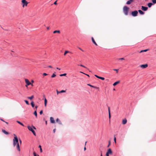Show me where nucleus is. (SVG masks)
Instances as JSON below:
<instances>
[{
	"instance_id": "f257e3e1",
	"label": "nucleus",
	"mask_w": 156,
	"mask_h": 156,
	"mask_svg": "<svg viewBox=\"0 0 156 156\" xmlns=\"http://www.w3.org/2000/svg\"><path fill=\"white\" fill-rule=\"evenodd\" d=\"M14 138L13 139V145L15 147L16 144H19L18 140L16 136L14 134Z\"/></svg>"
},
{
	"instance_id": "f03ea898",
	"label": "nucleus",
	"mask_w": 156,
	"mask_h": 156,
	"mask_svg": "<svg viewBox=\"0 0 156 156\" xmlns=\"http://www.w3.org/2000/svg\"><path fill=\"white\" fill-rule=\"evenodd\" d=\"M27 128L29 130L31 131L32 132V133H33L34 135L35 136H36L35 132L33 129V128L34 129H36V128L34 126H32V127L30 126H27Z\"/></svg>"
},
{
	"instance_id": "7ed1b4c3",
	"label": "nucleus",
	"mask_w": 156,
	"mask_h": 156,
	"mask_svg": "<svg viewBox=\"0 0 156 156\" xmlns=\"http://www.w3.org/2000/svg\"><path fill=\"white\" fill-rule=\"evenodd\" d=\"M21 2L22 4V6L23 7H24L25 6H27L28 2L26 1V0H22Z\"/></svg>"
},
{
	"instance_id": "20e7f679",
	"label": "nucleus",
	"mask_w": 156,
	"mask_h": 156,
	"mask_svg": "<svg viewBox=\"0 0 156 156\" xmlns=\"http://www.w3.org/2000/svg\"><path fill=\"white\" fill-rule=\"evenodd\" d=\"M25 82L26 83L25 86L27 87L28 86L31 84V83L29 81V80L27 79H25Z\"/></svg>"
},
{
	"instance_id": "39448f33",
	"label": "nucleus",
	"mask_w": 156,
	"mask_h": 156,
	"mask_svg": "<svg viewBox=\"0 0 156 156\" xmlns=\"http://www.w3.org/2000/svg\"><path fill=\"white\" fill-rule=\"evenodd\" d=\"M140 66L141 68L143 69H145L148 67V64H145L140 65Z\"/></svg>"
},
{
	"instance_id": "423d86ee",
	"label": "nucleus",
	"mask_w": 156,
	"mask_h": 156,
	"mask_svg": "<svg viewBox=\"0 0 156 156\" xmlns=\"http://www.w3.org/2000/svg\"><path fill=\"white\" fill-rule=\"evenodd\" d=\"M138 14V12L136 10L133 11L131 12V14L133 16H137Z\"/></svg>"
},
{
	"instance_id": "0eeeda50",
	"label": "nucleus",
	"mask_w": 156,
	"mask_h": 156,
	"mask_svg": "<svg viewBox=\"0 0 156 156\" xmlns=\"http://www.w3.org/2000/svg\"><path fill=\"white\" fill-rule=\"evenodd\" d=\"M112 154V151L110 148H109L106 153V154L109 155V154Z\"/></svg>"
},
{
	"instance_id": "6e6552de",
	"label": "nucleus",
	"mask_w": 156,
	"mask_h": 156,
	"mask_svg": "<svg viewBox=\"0 0 156 156\" xmlns=\"http://www.w3.org/2000/svg\"><path fill=\"white\" fill-rule=\"evenodd\" d=\"M50 120L51 123H55V121L53 117H51L50 118Z\"/></svg>"
},
{
	"instance_id": "1a4fd4ad",
	"label": "nucleus",
	"mask_w": 156,
	"mask_h": 156,
	"mask_svg": "<svg viewBox=\"0 0 156 156\" xmlns=\"http://www.w3.org/2000/svg\"><path fill=\"white\" fill-rule=\"evenodd\" d=\"M134 0H129L126 2V4L128 5H129L131 4L132 2H134Z\"/></svg>"
},
{
	"instance_id": "9d476101",
	"label": "nucleus",
	"mask_w": 156,
	"mask_h": 156,
	"mask_svg": "<svg viewBox=\"0 0 156 156\" xmlns=\"http://www.w3.org/2000/svg\"><path fill=\"white\" fill-rule=\"evenodd\" d=\"M127 120L126 119H122V123L123 125L125 124L127 122Z\"/></svg>"
},
{
	"instance_id": "9b49d317",
	"label": "nucleus",
	"mask_w": 156,
	"mask_h": 156,
	"mask_svg": "<svg viewBox=\"0 0 156 156\" xmlns=\"http://www.w3.org/2000/svg\"><path fill=\"white\" fill-rule=\"evenodd\" d=\"M2 132L3 133H4V134H5L6 135H8L9 134V133L8 132H7L5 130L3 129H2Z\"/></svg>"
},
{
	"instance_id": "f8f14e48",
	"label": "nucleus",
	"mask_w": 156,
	"mask_h": 156,
	"mask_svg": "<svg viewBox=\"0 0 156 156\" xmlns=\"http://www.w3.org/2000/svg\"><path fill=\"white\" fill-rule=\"evenodd\" d=\"M91 39H92V41L93 42L96 46L97 45V43H96V42H95L94 38L92 37L91 38Z\"/></svg>"
},
{
	"instance_id": "ddd939ff",
	"label": "nucleus",
	"mask_w": 156,
	"mask_h": 156,
	"mask_svg": "<svg viewBox=\"0 0 156 156\" xmlns=\"http://www.w3.org/2000/svg\"><path fill=\"white\" fill-rule=\"evenodd\" d=\"M56 121L57 122H58L59 124H60V125L62 124V123H61V121L58 118H57L56 119Z\"/></svg>"
},
{
	"instance_id": "4468645a",
	"label": "nucleus",
	"mask_w": 156,
	"mask_h": 156,
	"mask_svg": "<svg viewBox=\"0 0 156 156\" xmlns=\"http://www.w3.org/2000/svg\"><path fill=\"white\" fill-rule=\"evenodd\" d=\"M108 114H109V119H110L111 116L110 112V108L109 107L108 108Z\"/></svg>"
},
{
	"instance_id": "2eb2a0df",
	"label": "nucleus",
	"mask_w": 156,
	"mask_h": 156,
	"mask_svg": "<svg viewBox=\"0 0 156 156\" xmlns=\"http://www.w3.org/2000/svg\"><path fill=\"white\" fill-rule=\"evenodd\" d=\"M120 83V81H116V82H115V83L113 84V86H116V85H117V84H118V83Z\"/></svg>"
},
{
	"instance_id": "dca6fc26",
	"label": "nucleus",
	"mask_w": 156,
	"mask_h": 156,
	"mask_svg": "<svg viewBox=\"0 0 156 156\" xmlns=\"http://www.w3.org/2000/svg\"><path fill=\"white\" fill-rule=\"evenodd\" d=\"M17 144V146H16L17 149L19 151H20V146H19V144Z\"/></svg>"
},
{
	"instance_id": "f3484780",
	"label": "nucleus",
	"mask_w": 156,
	"mask_h": 156,
	"mask_svg": "<svg viewBox=\"0 0 156 156\" xmlns=\"http://www.w3.org/2000/svg\"><path fill=\"white\" fill-rule=\"evenodd\" d=\"M53 33L54 34H55L56 33H58V34L60 33V31L59 30H56L53 31Z\"/></svg>"
},
{
	"instance_id": "a211bd4d",
	"label": "nucleus",
	"mask_w": 156,
	"mask_h": 156,
	"mask_svg": "<svg viewBox=\"0 0 156 156\" xmlns=\"http://www.w3.org/2000/svg\"><path fill=\"white\" fill-rule=\"evenodd\" d=\"M44 106H45L46 107L47 105V100L46 98H44Z\"/></svg>"
},
{
	"instance_id": "6ab92c4d",
	"label": "nucleus",
	"mask_w": 156,
	"mask_h": 156,
	"mask_svg": "<svg viewBox=\"0 0 156 156\" xmlns=\"http://www.w3.org/2000/svg\"><path fill=\"white\" fill-rule=\"evenodd\" d=\"M148 8L146 7H144V6H142V10H147Z\"/></svg>"
},
{
	"instance_id": "aec40b11",
	"label": "nucleus",
	"mask_w": 156,
	"mask_h": 156,
	"mask_svg": "<svg viewBox=\"0 0 156 156\" xmlns=\"http://www.w3.org/2000/svg\"><path fill=\"white\" fill-rule=\"evenodd\" d=\"M129 8L126 6H125L123 8V10H128Z\"/></svg>"
},
{
	"instance_id": "412c9836",
	"label": "nucleus",
	"mask_w": 156,
	"mask_h": 156,
	"mask_svg": "<svg viewBox=\"0 0 156 156\" xmlns=\"http://www.w3.org/2000/svg\"><path fill=\"white\" fill-rule=\"evenodd\" d=\"M34 114L37 117V112L36 110H35L34 113Z\"/></svg>"
},
{
	"instance_id": "4be33fe9",
	"label": "nucleus",
	"mask_w": 156,
	"mask_h": 156,
	"mask_svg": "<svg viewBox=\"0 0 156 156\" xmlns=\"http://www.w3.org/2000/svg\"><path fill=\"white\" fill-rule=\"evenodd\" d=\"M31 105L32 106V107H34V102L33 101H32L31 103Z\"/></svg>"
},
{
	"instance_id": "5701e85b",
	"label": "nucleus",
	"mask_w": 156,
	"mask_h": 156,
	"mask_svg": "<svg viewBox=\"0 0 156 156\" xmlns=\"http://www.w3.org/2000/svg\"><path fill=\"white\" fill-rule=\"evenodd\" d=\"M34 98V96L33 95H32V96H31V97H28L27 98L28 99H29L30 100H31L33 98Z\"/></svg>"
},
{
	"instance_id": "b1692460",
	"label": "nucleus",
	"mask_w": 156,
	"mask_h": 156,
	"mask_svg": "<svg viewBox=\"0 0 156 156\" xmlns=\"http://www.w3.org/2000/svg\"><path fill=\"white\" fill-rule=\"evenodd\" d=\"M17 122L19 124L21 125L22 126H24V125L20 122L17 121Z\"/></svg>"
},
{
	"instance_id": "393cba45",
	"label": "nucleus",
	"mask_w": 156,
	"mask_h": 156,
	"mask_svg": "<svg viewBox=\"0 0 156 156\" xmlns=\"http://www.w3.org/2000/svg\"><path fill=\"white\" fill-rule=\"evenodd\" d=\"M152 5V3H149L148 4V6L149 7H151V5Z\"/></svg>"
},
{
	"instance_id": "a878e982",
	"label": "nucleus",
	"mask_w": 156,
	"mask_h": 156,
	"mask_svg": "<svg viewBox=\"0 0 156 156\" xmlns=\"http://www.w3.org/2000/svg\"><path fill=\"white\" fill-rule=\"evenodd\" d=\"M128 10H124V13L126 15H127L128 14Z\"/></svg>"
},
{
	"instance_id": "bb28decb",
	"label": "nucleus",
	"mask_w": 156,
	"mask_h": 156,
	"mask_svg": "<svg viewBox=\"0 0 156 156\" xmlns=\"http://www.w3.org/2000/svg\"><path fill=\"white\" fill-rule=\"evenodd\" d=\"M139 13L142 15L144 14V12L142 11V10H138Z\"/></svg>"
},
{
	"instance_id": "cd10ccee",
	"label": "nucleus",
	"mask_w": 156,
	"mask_h": 156,
	"mask_svg": "<svg viewBox=\"0 0 156 156\" xmlns=\"http://www.w3.org/2000/svg\"><path fill=\"white\" fill-rule=\"evenodd\" d=\"M148 50V49H145V50H142L141 51H140V52L142 53V52H146V51H147Z\"/></svg>"
},
{
	"instance_id": "c85d7f7f",
	"label": "nucleus",
	"mask_w": 156,
	"mask_h": 156,
	"mask_svg": "<svg viewBox=\"0 0 156 156\" xmlns=\"http://www.w3.org/2000/svg\"><path fill=\"white\" fill-rule=\"evenodd\" d=\"M39 147L40 148V151L41 152H42V150L41 148V145H40L39 146Z\"/></svg>"
},
{
	"instance_id": "c756f323",
	"label": "nucleus",
	"mask_w": 156,
	"mask_h": 156,
	"mask_svg": "<svg viewBox=\"0 0 156 156\" xmlns=\"http://www.w3.org/2000/svg\"><path fill=\"white\" fill-rule=\"evenodd\" d=\"M87 85H88V86H90V87H91L94 88H97V87H94V86H93L90 85V84H87Z\"/></svg>"
},
{
	"instance_id": "7c9ffc66",
	"label": "nucleus",
	"mask_w": 156,
	"mask_h": 156,
	"mask_svg": "<svg viewBox=\"0 0 156 156\" xmlns=\"http://www.w3.org/2000/svg\"><path fill=\"white\" fill-rule=\"evenodd\" d=\"M69 52L68 51H66L64 52V55H66V54L68 53H69Z\"/></svg>"
},
{
	"instance_id": "2f4dec72",
	"label": "nucleus",
	"mask_w": 156,
	"mask_h": 156,
	"mask_svg": "<svg viewBox=\"0 0 156 156\" xmlns=\"http://www.w3.org/2000/svg\"><path fill=\"white\" fill-rule=\"evenodd\" d=\"M66 74L65 73L63 74H61L60 75V76H66Z\"/></svg>"
},
{
	"instance_id": "473e14b6",
	"label": "nucleus",
	"mask_w": 156,
	"mask_h": 156,
	"mask_svg": "<svg viewBox=\"0 0 156 156\" xmlns=\"http://www.w3.org/2000/svg\"><path fill=\"white\" fill-rule=\"evenodd\" d=\"M56 76V75L54 73H53L51 76V77L52 78Z\"/></svg>"
},
{
	"instance_id": "72a5a7b5",
	"label": "nucleus",
	"mask_w": 156,
	"mask_h": 156,
	"mask_svg": "<svg viewBox=\"0 0 156 156\" xmlns=\"http://www.w3.org/2000/svg\"><path fill=\"white\" fill-rule=\"evenodd\" d=\"M113 70L116 71V73H118V69H113Z\"/></svg>"
},
{
	"instance_id": "f704fd0d",
	"label": "nucleus",
	"mask_w": 156,
	"mask_h": 156,
	"mask_svg": "<svg viewBox=\"0 0 156 156\" xmlns=\"http://www.w3.org/2000/svg\"><path fill=\"white\" fill-rule=\"evenodd\" d=\"M24 101L25 102V103H26V104L28 105H29V102L28 101H27V100H24Z\"/></svg>"
},
{
	"instance_id": "c9c22d12",
	"label": "nucleus",
	"mask_w": 156,
	"mask_h": 156,
	"mask_svg": "<svg viewBox=\"0 0 156 156\" xmlns=\"http://www.w3.org/2000/svg\"><path fill=\"white\" fill-rule=\"evenodd\" d=\"M80 73H83V74H85V75H86L87 76H88L89 77V75H88V74H85V73H83V72H81V71H80Z\"/></svg>"
},
{
	"instance_id": "e433bc0d",
	"label": "nucleus",
	"mask_w": 156,
	"mask_h": 156,
	"mask_svg": "<svg viewBox=\"0 0 156 156\" xmlns=\"http://www.w3.org/2000/svg\"><path fill=\"white\" fill-rule=\"evenodd\" d=\"M152 1L153 3L154 4L156 3V0H152Z\"/></svg>"
},
{
	"instance_id": "4c0bfd02",
	"label": "nucleus",
	"mask_w": 156,
	"mask_h": 156,
	"mask_svg": "<svg viewBox=\"0 0 156 156\" xmlns=\"http://www.w3.org/2000/svg\"><path fill=\"white\" fill-rule=\"evenodd\" d=\"M99 79H101L102 80H105V78L104 77H100V76L99 78Z\"/></svg>"
},
{
	"instance_id": "58836bf2",
	"label": "nucleus",
	"mask_w": 156,
	"mask_h": 156,
	"mask_svg": "<svg viewBox=\"0 0 156 156\" xmlns=\"http://www.w3.org/2000/svg\"><path fill=\"white\" fill-rule=\"evenodd\" d=\"M108 143H109V144H108V145L107 146L108 147H109V146H110V145L111 143H110V140L109 141Z\"/></svg>"
},
{
	"instance_id": "ea45409f",
	"label": "nucleus",
	"mask_w": 156,
	"mask_h": 156,
	"mask_svg": "<svg viewBox=\"0 0 156 156\" xmlns=\"http://www.w3.org/2000/svg\"><path fill=\"white\" fill-rule=\"evenodd\" d=\"M66 91L64 90H62L61 91H59V93H64Z\"/></svg>"
},
{
	"instance_id": "a19ab883",
	"label": "nucleus",
	"mask_w": 156,
	"mask_h": 156,
	"mask_svg": "<svg viewBox=\"0 0 156 156\" xmlns=\"http://www.w3.org/2000/svg\"><path fill=\"white\" fill-rule=\"evenodd\" d=\"M43 75L44 76H46L48 74L45 73H43Z\"/></svg>"
},
{
	"instance_id": "79ce46f5",
	"label": "nucleus",
	"mask_w": 156,
	"mask_h": 156,
	"mask_svg": "<svg viewBox=\"0 0 156 156\" xmlns=\"http://www.w3.org/2000/svg\"><path fill=\"white\" fill-rule=\"evenodd\" d=\"M94 76H95L97 77V78L99 79V78H100V76H98V75H95Z\"/></svg>"
},
{
	"instance_id": "37998d69",
	"label": "nucleus",
	"mask_w": 156,
	"mask_h": 156,
	"mask_svg": "<svg viewBox=\"0 0 156 156\" xmlns=\"http://www.w3.org/2000/svg\"><path fill=\"white\" fill-rule=\"evenodd\" d=\"M57 0H56V1H55L54 3V5H56L57 4Z\"/></svg>"
},
{
	"instance_id": "c03bdc74",
	"label": "nucleus",
	"mask_w": 156,
	"mask_h": 156,
	"mask_svg": "<svg viewBox=\"0 0 156 156\" xmlns=\"http://www.w3.org/2000/svg\"><path fill=\"white\" fill-rule=\"evenodd\" d=\"M114 140L115 143H116V137H114Z\"/></svg>"
},
{
	"instance_id": "a18cd8bd",
	"label": "nucleus",
	"mask_w": 156,
	"mask_h": 156,
	"mask_svg": "<svg viewBox=\"0 0 156 156\" xmlns=\"http://www.w3.org/2000/svg\"><path fill=\"white\" fill-rule=\"evenodd\" d=\"M80 66H82V67H84V68H86V67L85 66H83V65H82V64L80 65Z\"/></svg>"
},
{
	"instance_id": "49530a36",
	"label": "nucleus",
	"mask_w": 156,
	"mask_h": 156,
	"mask_svg": "<svg viewBox=\"0 0 156 156\" xmlns=\"http://www.w3.org/2000/svg\"><path fill=\"white\" fill-rule=\"evenodd\" d=\"M124 59L123 58H119L118 59V60H124Z\"/></svg>"
},
{
	"instance_id": "de8ad7c7",
	"label": "nucleus",
	"mask_w": 156,
	"mask_h": 156,
	"mask_svg": "<svg viewBox=\"0 0 156 156\" xmlns=\"http://www.w3.org/2000/svg\"><path fill=\"white\" fill-rule=\"evenodd\" d=\"M43 113V111L42 110H41L40 111V113L41 115Z\"/></svg>"
},
{
	"instance_id": "09e8293b",
	"label": "nucleus",
	"mask_w": 156,
	"mask_h": 156,
	"mask_svg": "<svg viewBox=\"0 0 156 156\" xmlns=\"http://www.w3.org/2000/svg\"><path fill=\"white\" fill-rule=\"evenodd\" d=\"M37 107H38V106H35V108L36 109V110H37Z\"/></svg>"
},
{
	"instance_id": "8fccbe9b",
	"label": "nucleus",
	"mask_w": 156,
	"mask_h": 156,
	"mask_svg": "<svg viewBox=\"0 0 156 156\" xmlns=\"http://www.w3.org/2000/svg\"><path fill=\"white\" fill-rule=\"evenodd\" d=\"M79 48L80 50L81 51H83V50H82L81 48Z\"/></svg>"
},
{
	"instance_id": "3c124183",
	"label": "nucleus",
	"mask_w": 156,
	"mask_h": 156,
	"mask_svg": "<svg viewBox=\"0 0 156 156\" xmlns=\"http://www.w3.org/2000/svg\"><path fill=\"white\" fill-rule=\"evenodd\" d=\"M56 92H57V94H58L59 93H59V91H58L57 90H56Z\"/></svg>"
},
{
	"instance_id": "603ef678",
	"label": "nucleus",
	"mask_w": 156,
	"mask_h": 156,
	"mask_svg": "<svg viewBox=\"0 0 156 156\" xmlns=\"http://www.w3.org/2000/svg\"><path fill=\"white\" fill-rule=\"evenodd\" d=\"M55 130H56L55 129H54V130H53V132L54 133H55Z\"/></svg>"
},
{
	"instance_id": "864d4df0",
	"label": "nucleus",
	"mask_w": 156,
	"mask_h": 156,
	"mask_svg": "<svg viewBox=\"0 0 156 156\" xmlns=\"http://www.w3.org/2000/svg\"><path fill=\"white\" fill-rule=\"evenodd\" d=\"M0 120H1V121H2L5 122L2 119L0 118Z\"/></svg>"
},
{
	"instance_id": "5fc2aeb1",
	"label": "nucleus",
	"mask_w": 156,
	"mask_h": 156,
	"mask_svg": "<svg viewBox=\"0 0 156 156\" xmlns=\"http://www.w3.org/2000/svg\"><path fill=\"white\" fill-rule=\"evenodd\" d=\"M19 141H20V144H21L22 143V141L21 140H20V139L19 140Z\"/></svg>"
},
{
	"instance_id": "6e6d98bb",
	"label": "nucleus",
	"mask_w": 156,
	"mask_h": 156,
	"mask_svg": "<svg viewBox=\"0 0 156 156\" xmlns=\"http://www.w3.org/2000/svg\"><path fill=\"white\" fill-rule=\"evenodd\" d=\"M48 67L50 68H52V67L51 66H48Z\"/></svg>"
},
{
	"instance_id": "4d7b16f0",
	"label": "nucleus",
	"mask_w": 156,
	"mask_h": 156,
	"mask_svg": "<svg viewBox=\"0 0 156 156\" xmlns=\"http://www.w3.org/2000/svg\"><path fill=\"white\" fill-rule=\"evenodd\" d=\"M47 29L48 30H49V27H47Z\"/></svg>"
},
{
	"instance_id": "13d9d810",
	"label": "nucleus",
	"mask_w": 156,
	"mask_h": 156,
	"mask_svg": "<svg viewBox=\"0 0 156 156\" xmlns=\"http://www.w3.org/2000/svg\"><path fill=\"white\" fill-rule=\"evenodd\" d=\"M34 155H36V154L35 152H34Z\"/></svg>"
},
{
	"instance_id": "bf43d9fd",
	"label": "nucleus",
	"mask_w": 156,
	"mask_h": 156,
	"mask_svg": "<svg viewBox=\"0 0 156 156\" xmlns=\"http://www.w3.org/2000/svg\"><path fill=\"white\" fill-rule=\"evenodd\" d=\"M86 148L85 147L84 148V150L85 151L86 150Z\"/></svg>"
},
{
	"instance_id": "052dcab7",
	"label": "nucleus",
	"mask_w": 156,
	"mask_h": 156,
	"mask_svg": "<svg viewBox=\"0 0 156 156\" xmlns=\"http://www.w3.org/2000/svg\"><path fill=\"white\" fill-rule=\"evenodd\" d=\"M56 69H58L59 70H60V69L59 68H58V67H57V68H56Z\"/></svg>"
},
{
	"instance_id": "680f3d73",
	"label": "nucleus",
	"mask_w": 156,
	"mask_h": 156,
	"mask_svg": "<svg viewBox=\"0 0 156 156\" xmlns=\"http://www.w3.org/2000/svg\"><path fill=\"white\" fill-rule=\"evenodd\" d=\"M34 82V81L32 80H31V83H33Z\"/></svg>"
},
{
	"instance_id": "e2e57ef3",
	"label": "nucleus",
	"mask_w": 156,
	"mask_h": 156,
	"mask_svg": "<svg viewBox=\"0 0 156 156\" xmlns=\"http://www.w3.org/2000/svg\"><path fill=\"white\" fill-rule=\"evenodd\" d=\"M101 156H102V152L101 153Z\"/></svg>"
},
{
	"instance_id": "0e129e2a",
	"label": "nucleus",
	"mask_w": 156,
	"mask_h": 156,
	"mask_svg": "<svg viewBox=\"0 0 156 156\" xmlns=\"http://www.w3.org/2000/svg\"><path fill=\"white\" fill-rule=\"evenodd\" d=\"M45 123H46V124H47V121H46V122H45Z\"/></svg>"
},
{
	"instance_id": "69168bd1",
	"label": "nucleus",
	"mask_w": 156,
	"mask_h": 156,
	"mask_svg": "<svg viewBox=\"0 0 156 156\" xmlns=\"http://www.w3.org/2000/svg\"><path fill=\"white\" fill-rule=\"evenodd\" d=\"M106 156H109V155L108 154H106Z\"/></svg>"
},
{
	"instance_id": "338daca9",
	"label": "nucleus",
	"mask_w": 156,
	"mask_h": 156,
	"mask_svg": "<svg viewBox=\"0 0 156 156\" xmlns=\"http://www.w3.org/2000/svg\"><path fill=\"white\" fill-rule=\"evenodd\" d=\"M31 86H33V84H32L31 83Z\"/></svg>"
},
{
	"instance_id": "774afa93",
	"label": "nucleus",
	"mask_w": 156,
	"mask_h": 156,
	"mask_svg": "<svg viewBox=\"0 0 156 156\" xmlns=\"http://www.w3.org/2000/svg\"><path fill=\"white\" fill-rule=\"evenodd\" d=\"M5 122L6 124H8V122Z\"/></svg>"
}]
</instances>
